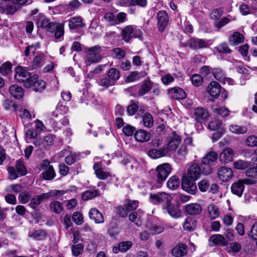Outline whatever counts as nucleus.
<instances>
[{
	"label": "nucleus",
	"mask_w": 257,
	"mask_h": 257,
	"mask_svg": "<svg viewBox=\"0 0 257 257\" xmlns=\"http://www.w3.org/2000/svg\"><path fill=\"white\" fill-rule=\"evenodd\" d=\"M39 27L45 29L47 31L55 33L57 39H60L64 34L63 25L51 22L48 18H44L39 22Z\"/></svg>",
	"instance_id": "nucleus-1"
},
{
	"label": "nucleus",
	"mask_w": 257,
	"mask_h": 257,
	"mask_svg": "<svg viewBox=\"0 0 257 257\" xmlns=\"http://www.w3.org/2000/svg\"><path fill=\"white\" fill-rule=\"evenodd\" d=\"M93 168L95 171V174L100 180H105L111 177V174L108 172L104 171L101 168V164L98 163L95 164Z\"/></svg>",
	"instance_id": "nucleus-18"
},
{
	"label": "nucleus",
	"mask_w": 257,
	"mask_h": 257,
	"mask_svg": "<svg viewBox=\"0 0 257 257\" xmlns=\"http://www.w3.org/2000/svg\"><path fill=\"white\" fill-rule=\"evenodd\" d=\"M98 196H99V193L98 189L87 190L83 193L82 195V199L84 201H87L92 199Z\"/></svg>",
	"instance_id": "nucleus-37"
},
{
	"label": "nucleus",
	"mask_w": 257,
	"mask_h": 257,
	"mask_svg": "<svg viewBox=\"0 0 257 257\" xmlns=\"http://www.w3.org/2000/svg\"><path fill=\"white\" fill-rule=\"evenodd\" d=\"M246 145L250 147L257 146V137L254 136H249L245 141Z\"/></svg>",
	"instance_id": "nucleus-64"
},
{
	"label": "nucleus",
	"mask_w": 257,
	"mask_h": 257,
	"mask_svg": "<svg viewBox=\"0 0 257 257\" xmlns=\"http://www.w3.org/2000/svg\"><path fill=\"white\" fill-rule=\"evenodd\" d=\"M166 210L168 214L172 217L175 218H177L181 216V211L179 207L175 205H173L170 202L165 207L163 208Z\"/></svg>",
	"instance_id": "nucleus-25"
},
{
	"label": "nucleus",
	"mask_w": 257,
	"mask_h": 257,
	"mask_svg": "<svg viewBox=\"0 0 257 257\" xmlns=\"http://www.w3.org/2000/svg\"><path fill=\"white\" fill-rule=\"evenodd\" d=\"M89 218L96 223H103L104 221L102 214L95 208H91L89 212Z\"/></svg>",
	"instance_id": "nucleus-23"
},
{
	"label": "nucleus",
	"mask_w": 257,
	"mask_h": 257,
	"mask_svg": "<svg viewBox=\"0 0 257 257\" xmlns=\"http://www.w3.org/2000/svg\"><path fill=\"white\" fill-rule=\"evenodd\" d=\"M22 186L19 184L10 185L8 186L5 189V191L7 192L15 193H20L22 191Z\"/></svg>",
	"instance_id": "nucleus-47"
},
{
	"label": "nucleus",
	"mask_w": 257,
	"mask_h": 257,
	"mask_svg": "<svg viewBox=\"0 0 257 257\" xmlns=\"http://www.w3.org/2000/svg\"><path fill=\"white\" fill-rule=\"evenodd\" d=\"M186 45L194 49H202L207 47V42L200 39L191 38L188 40Z\"/></svg>",
	"instance_id": "nucleus-14"
},
{
	"label": "nucleus",
	"mask_w": 257,
	"mask_h": 257,
	"mask_svg": "<svg viewBox=\"0 0 257 257\" xmlns=\"http://www.w3.org/2000/svg\"><path fill=\"white\" fill-rule=\"evenodd\" d=\"M207 91L213 97L217 98L221 92V86L216 81H211L207 87Z\"/></svg>",
	"instance_id": "nucleus-19"
},
{
	"label": "nucleus",
	"mask_w": 257,
	"mask_h": 257,
	"mask_svg": "<svg viewBox=\"0 0 257 257\" xmlns=\"http://www.w3.org/2000/svg\"><path fill=\"white\" fill-rule=\"evenodd\" d=\"M46 56L42 53H38L34 58L32 69H37L42 67L45 63Z\"/></svg>",
	"instance_id": "nucleus-30"
},
{
	"label": "nucleus",
	"mask_w": 257,
	"mask_h": 257,
	"mask_svg": "<svg viewBox=\"0 0 257 257\" xmlns=\"http://www.w3.org/2000/svg\"><path fill=\"white\" fill-rule=\"evenodd\" d=\"M244 184L245 183L244 182L243 179L233 183L231 187V192L237 196H241L244 189Z\"/></svg>",
	"instance_id": "nucleus-21"
},
{
	"label": "nucleus",
	"mask_w": 257,
	"mask_h": 257,
	"mask_svg": "<svg viewBox=\"0 0 257 257\" xmlns=\"http://www.w3.org/2000/svg\"><path fill=\"white\" fill-rule=\"evenodd\" d=\"M12 64L10 62H6L0 67V73L4 76L8 75L11 71Z\"/></svg>",
	"instance_id": "nucleus-52"
},
{
	"label": "nucleus",
	"mask_w": 257,
	"mask_h": 257,
	"mask_svg": "<svg viewBox=\"0 0 257 257\" xmlns=\"http://www.w3.org/2000/svg\"><path fill=\"white\" fill-rule=\"evenodd\" d=\"M180 180L176 176L171 177L167 182V187L171 190L176 189L179 186Z\"/></svg>",
	"instance_id": "nucleus-44"
},
{
	"label": "nucleus",
	"mask_w": 257,
	"mask_h": 257,
	"mask_svg": "<svg viewBox=\"0 0 257 257\" xmlns=\"http://www.w3.org/2000/svg\"><path fill=\"white\" fill-rule=\"evenodd\" d=\"M31 74L27 70L22 67L18 66L15 69V79L20 82H26Z\"/></svg>",
	"instance_id": "nucleus-10"
},
{
	"label": "nucleus",
	"mask_w": 257,
	"mask_h": 257,
	"mask_svg": "<svg viewBox=\"0 0 257 257\" xmlns=\"http://www.w3.org/2000/svg\"><path fill=\"white\" fill-rule=\"evenodd\" d=\"M181 142V139L180 137L177 135L176 134L174 133L173 134L172 136L169 139L167 148L168 150H175L177 149Z\"/></svg>",
	"instance_id": "nucleus-24"
},
{
	"label": "nucleus",
	"mask_w": 257,
	"mask_h": 257,
	"mask_svg": "<svg viewBox=\"0 0 257 257\" xmlns=\"http://www.w3.org/2000/svg\"><path fill=\"white\" fill-rule=\"evenodd\" d=\"M40 44L39 42L32 44L27 47L24 51L25 55L27 57L31 53H32L33 54H34L36 50L40 48Z\"/></svg>",
	"instance_id": "nucleus-48"
},
{
	"label": "nucleus",
	"mask_w": 257,
	"mask_h": 257,
	"mask_svg": "<svg viewBox=\"0 0 257 257\" xmlns=\"http://www.w3.org/2000/svg\"><path fill=\"white\" fill-rule=\"evenodd\" d=\"M157 28L158 30L163 32L169 23V16L165 11H160L157 15Z\"/></svg>",
	"instance_id": "nucleus-7"
},
{
	"label": "nucleus",
	"mask_w": 257,
	"mask_h": 257,
	"mask_svg": "<svg viewBox=\"0 0 257 257\" xmlns=\"http://www.w3.org/2000/svg\"><path fill=\"white\" fill-rule=\"evenodd\" d=\"M16 168L18 173L21 176H24L26 173V168L22 161L18 160L16 164Z\"/></svg>",
	"instance_id": "nucleus-61"
},
{
	"label": "nucleus",
	"mask_w": 257,
	"mask_h": 257,
	"mask_svg": "<svg viewBox=\"0 0 257 257\" xmlns=\"http://www.w3.org/2000/svg\"><path fill=\"white\" fill-rule=\"evenodd\" d=\"M142 73L137 71L132 72L126 77V82H132L139 80L142 77Z\"/></svg>",
	"instance_id": "nucleus-54"
},
{
	"label": "nucleus",
	"mask_w": 257,
	"mask_h": 257,
	"mask_svg": "<svg viewBox=\"0 0 257 257\" xmlns=\"http://www.w3.org/2000/svg\"><path fill=\"white\" fill-rule=\"evenodd\" d=\"M215 49L217 52L220 53L228 54L231 52V50L230 49L227 44L226 43H223L219 44L215 48Z\"/></svg>",
	"instance_id": "nucleus-53"
},
{
	"label": "nucleus",
	"mask_w": 257,
	"mask_h": 257,
	"mask_svg": "<svg viewBox=\"0 0 257 257\" xmlns=\"http://www.w3.org/2000/svg\"><path fill=\"white\" fill-rule=\"evenodd\" d=\"M72 253L75 256L80 254L83 250V245L81 243L73 245L71 246Z\"/></svg>",
	"instance_id": "nucleus-60"
},
{
	"label": "nucleus",
	"mask_w": 257,
	"mask_h": 257,
	"mask_svg": "<svg viewBox=\"0 0 257 257\" xmlns=\"http://www.w3.org/2000/svg\"><path fill=\"white\" fill-rule=\"evenodd\" d=\"M211 246H225L227 245V240L222 235L216 234L212 235L209 239Z\"/></svg>",
	"instance_id": "nucleus-13"
},
{
	"label": "nucleus",
	"mask_w": 257,
	"mask_h": 257,
	"mask_svg": "<svg viewBox=\"0 0 257 257\" xmlns=\"http://www.w3.org/2000/svg\"><path fill=\"white\" fill-rule=\"evenodd\" d=\"M146 227L153 235L162 233L164 229L163 225L160 223H148Z\"/></svg>",
	"instance_id": "nucleus-31"
},
{
	"label": "nucleus",
	"mask_w": 257,
	"mask_h": 257,
	"mask_svg": "<svg viewBox=\"0 0 257 257\" xmlns=\"http://www.w3.org/2000/svg\"><path fill=\"white\" fill-rule=\"evenodd\" d=\"M104 19L108 22L110 25H116V16L112 13H106L104 16Z\"/></svg>",
	"instance_id": "nucleus-62"
},
{
	"label": "nucleus",
	"mask_w": 257,
	"mask_h": 257,
	"mask_svg": "<svg viewBox=\"0 0 257 257\" xmlns=\"http://www.w3.org/2000/svg\"><path fill=\"white\" fill-rule=\"evenodd\" d=\"M108 76L110 80L114 83L119 79V71L116 68H112L109 70L107 73Z\"/></svg>",
	"instance_id": "nucleus-41"
},
{
	"label": "nucleus",
	"mask_w": 257,
	"mask_h": 257,
	"mask_svg": "<svg viewBox=\"0 0 257 257\" xmlns=\"http://www.w3.org/2000/svg\"><path fill=\"white\" fill-rule=\"evenodd\" d=\"M244 39V37L241 33L238 32H235L229 39V42L231 45L235 46L238 44L243 43Z\"/></svg>",
	"instance_id": "nucleus-34"
},
{
	"label": "nucleus",
	"mask_w": 257,
	"mask_h": 257,
	"mask_svg": "<svg viewBox=\"0 0 257 257\" xmlns=\"http://www.w3.org/2000/svg\"><path fill=\"white\" fill-rule=\"evenodd\" d=\"M134 137L139 142H146L150 139L151 135L145 130H139L135 133Z\"/></svg>",
	"instance_id": "nucleus-28"
},
{
	"label": "nucleus",
	"mask_w": 257,
	"mask_h": 257,
	"mask_svg": "<svg viewBox=\"0 0 257 257\" xmlns=\"http://www.w3.org/2000/svg\"><path fill=\"white\" fill-rule=\"evenodd\" d=\"M168 94L171 98L176 100L183 99L186 97L185 92L180 87H174L168 90Z\"/></svg>",
	"instance_id": "nucleus-16"
},
{
	"label": "nucleus",
	"mask_w": 257,
	"mask_h": 257,
	"mask_svg": "<svg viewBox=\"0 0 257 257\" xmlns=\"http://www.w3.org/2000/svg\"><path fill=\"white\" fill-rule=\"evenodd\" d=\"M65 193L63 190H52L47 193H42L40 195L34 196L31 199L29 205L32 208H36L43 200L50 198H55L63 195Z\"/></svg>",
	"instance_id": "nucleus-2"
},
{
	"label": "nucleus",
	"mask_w": 257,
	"mask_h": 257,
	"mask_svg": "<svg viewBox=\"0 0 257 257\" xmlns=\"http://www.w3.org/2000/svg\"><path fill=\"white\" fill-rule=\"evenodd\" d=\"M142 120L145 127H151L153 125V118L150 113H145L142 117Z\"/></svg>",
	"instance_id": "nucleus-42"
},
{
	"label": "nucleus",
	"mask_w": 257,
	"mask_h": 257,
	"mask_svg": "<svg viewBox=\"0 0 257 257\" xmlns=\"http://www.w3.org/2000/svg\"><path fill=\"white\" fill-rule=\"evenodd\" d=\"M212 74L214 78L220 82L224 80L225 75L222 70L220 68H214L212 70Z\"/></svg>",
	"instance_id": "nucleus-46"
},
{
	"label": "nucleus",
	"mask_w": 257,
	"mask_h": 257,
	"mask_svg": "<svg viewBox=\"0 0 257 257\" xmlns=\"http://www.w3.org/2000/svg\"><path fill=\"white\" fill-rule=\"evenodd\" d=\"M213 112L220 115L222 117L229 116L230 110L224 106H217L213 108Z\"/></svg>",
	"instance_id": "nucleus-45"
},
{
	"label": "nucleus",
	"mask_w": 257,
	"mask_h": 257,
	"mask_svg": "<svg viewBox=\"0 0 257 257\" xmlns=\"http://www.w3.org/2000/svg\"><path fill=\"white\" fill-rule=\"evenodd\" d=\"M85 51L87 54L85 61L87 66L97 63L102 59L100 54L101 49L100 46H95L91 48H86Z\"/></svg>",
	"instance_id": "nucleus-3"
},
{
	"label": "nucleus",
	"mask_w": 257,
	"mask_h": 257,
	"mask_svg": "<svg viewBox=\"0 0 257 257\" xmlns=\"http://www.w3.org/2000/svg\"><path fill=\"white\" fill-rule=\"evenodd\" d=\"M168 152V149L166 146L160 149H152L148 152L149 156L153 159H158L166 156Z\"/></svg>",
	"instance_id": "nucleus-17"
},
{
	"label": "nucleus",
	"mask_w": 257,
	"mask_h": 257,
	"mask_svg": "<svg viewBox=\"0 0 257 257\" xmlns=\"http://www.w3.org/2000/svg\"><path fill=\"white\" fill-rule=\"evenodd\" d=\"M202 211L201 206L197 203H192L186 206L185 211L190 215H198Z\"/></svg>",
	"instance_id": "nucleus-32"
},
{
	"label": "nucleus",
	"mask_w": 257,
	"mask_h": 257,
	"mask_svg": "<svg viewBox=\"0 0 257 257\" xmlns=\"http://www.w3.org/2000/svg\"><path fill=\"white\" fill-rule=\"evenodd\" d=\"M209 114L208 111L201 107L196 108L194 111L193 117L195 120L200 123L205 121L208 117Z\"/></svg>",
	"instance_id": "nucleus-11"
},
{
	"label": "nucleus",
	"mask_w": 257,
	"mask_h": 257,
	"mask_svg": "<svg viewBox=\"0 0 257 257\" xmlns=\"http://www.w3.org/2000/svg\"><path fill=\"white\" fill-rule=\"evenodd\" d=\"M241 248V245L238 242H231L225 248L226 251L228 253H238Z\"/></svg>",
	"instance_id": "nucleus-40"
},
{
	"label": "nucleus",
	"mask_w": 257,
	"mask_h": 257,
	"mask_svg": "<svg viewBox=\"0 0 257 257\" xmlns=\"http://www.w3.org/2000/svg\"><path fill=\"white\" fill-rule=\"evenodd\" d=\"M233 175L232 170L228 167H221L218 171V178L222 181H227L232 177Z\"/></svg>",
	"instance_id": "nucleus-15"
},
{
	"label": "nucleus",
	"mask_w": 257,
	"mask_h": 257,
	"mask_svg": "<svg viewBox=\"0 0 257 257\" xmlns=\"http://www.w3.org/2000/svg\"><path fill=\"white\" fill-rule=\"evenodd\" d=\"M42 141H41V143L44 148L49 147L52 145L53 143V138L51 135L45 137L43 139H42Z\"/></svg>",
	"instance_id": "nucleus-63"
},
{
	"label": "nucleus",
	"mask_w": 257,
	"mask_h": 257,
	"mask_svg": "<svg viewBox=\"0 0 257 257\" xmlns=\"http://www.w3.org/2000/svg\"><path fill=\"white\" fill-rule=\"evenodd\" d=\"M251 164L249 162L239 160L234 163V168L237 170H243L247 169L250 166Z\"/></svg>",
	"instance_id": "nucleus-43"
},
{
	"label": "nucleus",
	"mask_w": 257,
	"mask_h": 257,
	"mask_svg": "<svg viewBox=\"0 0 257 257\" xmlns=\"http://www.w3.org/2000/svg\"><path fill=\"white\" fill-rule=\"evenodd\" d=\"M201 168L196 163L191 165L188 169V177L193 180H197L201 176Z\"/></svg>",
	"instance_id": "nucleus-20"
},
{
	"label": "nucleus",
	"mask_w": 257,
	"mask_h": 257,
	"mask_svg": "<svg viewBox=\"0 0 257 257\" xmlns=\"http://www.w3.org/2000/svg\"><path fill=\"white\" fill-rule=\"evenodd\" d=\"M254 165L256 166L250 168L245 172L246 176L249 177L243 179V181L246 184L252 185L257 182V158L254 160Z\"/></svg>",
	"instance_id": "nucleus-8"
},
{
	"label": "nucleus",
	"mask_w": 257,
	"mask_h": 257,
	"mask_svg": "<svg viewBox=\"0 0 257 257\" xmlns=\"http://www.w3.org/2000/svg\"><path fill=\"white\" fill-rule=\"evenodd\" d=\"M149 199L151 202L154 204L161 205L163 209L171 202L172 197L169 194L162 192L157 194L151 193Z\"/></svg>",
	"instance_id": "nucleus-5"
},
{
	"label": "nucleus",
	"mask_w": 257,
	"mask_h": 257,
	"mask_svg": "<svg viewBox=\"0 0 257 257\" xmlns=\"http://www.w3.org/2000/svg\"><path fill=\"white\" fill-rule=\"evenodd\" d=\"M222 124V122L218 119H214L209 123L208 124V129L211 131L218 130Z\"/></svg>",
	"instance_id": "nucleus-57"
},
{
	"label": "nucleus",
	"mask_w": 257,
	"mask_h": 257,
	"mask_svg": "<svg viewBox=\"0 0 257 257\" xmlns=\"http://www.w3.org/2000/svg\"><path fill=\"white\" fill-rule=\"evenodd\" d=\"M197 226L196 221L193 218L187 217L185 219L183 224V228L188 231H192L195 229Z\"/></svg>",
	"instance_id": "nucleus-33"
},
{
	"label": "nucleus",
	"mask_w": 257,
	"mask_h": 257,
	"mask_svg": "<svg viewBox=\"0 0 257 257\" xmlns=\"http://www.w3.org/2000/svg\"><path fill=\"white\" fill-rule=\"evenodd\" d=\"M171 171V166L168 163H164L158 166L156 168L157 183L161 184L166 179Z\"/></svg>",
	"instance_id": "nucleus-6"
},
{
	"label": "nucleus",
	"mask_w": 257,
	"mask_h": 257,
	"mask_svg": "<svg viewBox=\"0 0 257 257\" xmlns=\"http://www.w3.org/2000/svg\"><path fill=\"white\" fill-rule=\"evenodd\" d=\"M38 75L36 74H34L33 75H31L30 78L26 81V82H24V86L27 88H32L33 90V87H34V85L36 84V81H37V78Z\"/></svg>",
	"instance_id": "nucleus-50"
},
{
	"label": "nucleus",
	"mask_w": 257,
	"mask_h": 257,
	"mask_svg": "<svg viewBox=\"0 0 257 257\" xmlns=\"http://www.w3.org/2000/svg\"><path fill=\"white\" fill-rule=\"evenodd\" d=\"M187 247L184 244H179L172 250V255L175 257H181L187 253Z\"/></svg>",
	"instance_id": "nucleus-26"
},
{
	"label": "nucleus",
	"mask_w": 257,
	"mask_h": 257,
	"mask_svg": "<svg viewBox=\"0 0 257 257\" xmlns=\"http://www.w3.org/2000/svg\"><path fill=\"white\" fill-rule=\"evenodd\" d=\"M195 180L188 177L183 176L182 179V187L183 189L191 194H194L197 189L195 183Z\"/></svg>",
	"instance_id": "nucleus-9"
},
{
	"label": "nucleus",
	"mask_w": 257,
	"mask_h": 257,
	"mask_svg": "<svg viewBox=\"0 0 257 257\" xmlns=\"http://www.w3.org/2000/svg\"><path fill=\"white\" fill-rule=\"evenodd\" d=\"M35 83L36 84L34 85V87H33L34 91L41 92L44 89L46 85L45 82L40 79L38 76Z\"/></svg>",
	"instance_id": "nucleus-51"
},
{
	"label": "nucleus",
	"mask_w": 257,
	"mask_h": 257,
	"mask_svg": "<svg viewBox=\"0 0 257 257\" xmlns=\"http://www.w3.org/2000/svg\"><path fill=\"white\" fill-rule=\"evenodd\" d=\"M49 206L51 211L56 214H60L63 211V203L59 201H53Z\"/></svg>",
	"instance_id": "nucleus-38"
},
{
	"label": "nucleus",
	"mask_w": 257,
	"mask_h": 257,
	"mask_svg": "<svg viewBox=\"0 0 257 257\" xmlns=\"http://www.w3.org/2000/svg\"><path fill=\"white\" fill-rule=\"evenodd\" d=\"M134 29L132 26L125 27L122 31V39L126 42H128L133 37Z\"/></svg>",
	"instance_id": "nucleus-35"
},
{
	"label": "nucleus",
	"mask_w": 257,
	"mask_h": 257,
	"mask_svg": "<svg viewBox=\"0 0 257 257\" xmlns=\"http://www.w3.org/2000/svg\"><path fill=\"white\" fill-rule=\"evenodd\" d=\"M130 220L139 226L142 224V220L140 216L138 215L137 212H133L130 214L128 216Z\"/></svg>",
	"instance_id": "nucleus-55"
},
{
	"label": "nucleus",
	"mask_w": 257,
	"mask_h": 257,
	"mask_svg": "<svg viewBox=\"0 0 257 257\" xmlns=\"http://www.w3.org/2000/svg\"><path fill=\"white\" fill-rule=\"evenodd\" d=\"M234 157V151L230 148L223 150L219 155V160L222 163L227 164L231 162Z\"/></svg>",
	"instance_id": "nucleus-12"
},
{
	"label": "nucleus",
	"mask_w": 257,
	"mask_h": 257,
	"mask_svg": "<svg viewBox=\"0 0 257 257\" xmlns=\"http://www.w3.org/2000/svg\"><path fill=\"white\" fill-rule=\"evenodd\" d=\"M112 55L114 58L120 59L125 56V52L121 48H116L113 49Z\"/></svg>",
	"instance_id": "nucleus-58"
},
{
	"label": "nucleus",
	"mask_w": 257,
	"mask_h": 257,
	"mask_svg": "<svg viewBox=\"0 0 257 257\" xmlns=\"http://www.w3.org/2000/svg\"><path fill=\"white\" fill-rule=\"evenodd\" d=\"M31 198V195L29 192L24 191L19 194L18 199L21 203L26 204L28 202Z\"/></svg>",
	"instance_id": "nucleus-56"
},
{
	"label": "nucleus",
	"mask_w": 257,
	"mask_h": 257,
	"mask_svg": "<svg viewBox=\"0 0 257 257\" xmlns=\"http://www.w3.org/2000/svg\"><path fill=\"white\" fill-rule=\"evenodd\" d=\"M217 154L214 151L209 152L202 159L203 167L202 173L207 175L211 173L213 164L217 159Z\"/></svg>",
	"instance_id": "nucleus-4"
},
{
	"label": "nucleus",
	"mask_w": 257,
	"mask_h": 257,
	"mask_svg": "<svg viewBox=\"0 0 257 257\" xmlns=\"http://www.w3.org/2000/svg\"><path fill=\"white\" fill-rule=\"evenodd\" d=\"M9 92L12 96L18 99H21L24 94L23 88L17 84H14L10 86Z\"/></svg>",
	"instance_id": "nucleus-27"
},
{
	"label": "nucleus",
	"mask_w": 257,
	"mask_h": 257,
	"mask_svg": "<svg viewBox=\"0 0 257 257\" xmlns=\"http://www.w3.org/2000/svg\"><path fill=\"white\" fill-rule=\"evenodd\" d=\"M207 212L208 217L212 220L218 218L220 215L219 207L214 203L208 205Z\"/></svg>",
	"instance_id": "nucleus-22"
},
{
	"label": "nucleus",
	"mask_w": 257,
	"mask_h": 257,
	"mask_svg": "<svg viewBox=\"0 0 257 257\" xmlns=\"http://www.w3.org/2000/svg\"><path fill=\"white\" fill-rule=\"evenodd\" d=\"M152 88V83L150 80H145L140 88L138 95L143 96L148 93Z\"/></svg>",
	"instance_id": "nucleus-36"
},
{
	"label": "nucleus",
	"mask_w": 257,
	"mask_h": 257,
	"mask_svg": "<svg viewBox=\"0 0 257 257\" xmlns=\"http://www.w3.org/2000/svg\"><path fill=\"white\" fill-rule=\"evenodd\" d=\"M229 130L232 133L241 135L245 134L247 132V128L245 126L232 124L229 126Z\"/></svg>",
	"instance_id": "nucleus-39"
},
{
	"label": "nucleus",
	"mask_w": 257,
	"mask_h": 257,
	"mask_svg": "<svg viewBox=\"0 0 257 257\" xmlns=\"http://www.w3.org/2000/svg\"><path fill=\"white\" fill-rule=\"evenodd\" d=\"M42 177L44 179L51 180L55 177V173L53 167H51L49 169L45 170L42 173Z\"/></svg>",
	"instance_id": "nucleus-49"
},
{
	"label": "nucleus",
	"mask_w": 257,
	"mask_h": 257,
	"mask_svg": "<svg viewBox=\"0 0 257 257\" xmlns=\"http://www.w3.org/2000/svg\"><path fill=\"white\" fill-rule=\"evenodd\" d=\"M175 77H176V74H173L171 75V74L168 73L164 75L162 77V81L164 84L168 85L174 81Z\"/></svg>",
	"instance_id": "nucleus-59"
},
{
	"label": "nucleus",
	"mask_w": 257,
	"mask_h": 257,
	"mask_svg": "<svg viewBox=\"0 0 257 257\" xmlns=\"http://www.w3.org/2000/svg\"><path fill=\"white\" fill-rule=\"evenodd\" d=\"M68 21V26L70 29L83 28L85 26V24L82 21V18L80 17H74Z\"/></svg>",
	"instance_id": "nucleus-29"
}]
</instances>
